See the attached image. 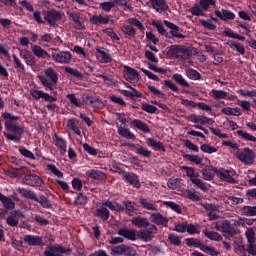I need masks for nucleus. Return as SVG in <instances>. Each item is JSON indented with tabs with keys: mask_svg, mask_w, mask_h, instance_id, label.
<instances>
[{
	"mask_svg": "<svg viewBox=\"0 0 256 256\" xmlns=\"http://www.w3.org/2000/svg\"><path fill=\"white\" fill-rule=\"evenodd\" d=\"M67 127L75 133V135H81V130H79V127H77V123L75 122V119H69Z\"/></svg>",
	"mask_w": 256,
	"mask_h": 256,
	"instance_id": "nucleus-63",
	"label": "nucleus"
},
{
	"mask_svg": "<svg viewBox=\"0 0 256 256\" xmlns=\"http://www.w3.org/2000/svg\"><path fill=\"white\" fill-rule=\"evenodd\" d=\"M62 17L63 15L61 14V12L52 9L45 14L44 19L45 21H47L50 27H55L57 25V21H61Z\"/></svg>",
	"mask_w": 256,
	"mask_h": 256,
	"instance_id": "nucleus-10",
	"label": "nucleus"
},
{
	"mask_svg": "<svg viewBox=\"0 0 256 256\" xmlns=\"http://www.w3.org/2000/svg\"><path fill=\"white\" fill-rule=\"evenodd\" d=\"M31 49L33 55H35V57H38V59H49V53L45 49H42L41 46L32 44Z\"/></svg>",
	"mask_w": 256,
	"mask_h": 256,
	"instance_id": "nucleus-29",
	"label": "nucleus"
},
{
	"mask_svg": "<svg viewBox=\"0 0 256 256\" xmlns=\"http://www.w3.org/2000/svg\"><path fill=\"white\" fill-rule=\"evenodd\" d=\"M72 57L73 56L69 51H59V52H54L52 54V59H54L56 63H64V64L71 63Z\"/></svg>",
	"mask_w": 256,
	"mask_h": 256,
	"instance_id": "nucleus-12",
	"label": "nucleus"
},
{
	"mask_svg": "<svg viewBox=\"0 0 256 256\" xmlns=\"http://www.w3.org/2000/svg\"><path fill=\"white\" fill-rule=\"evenodd\" d=\"M150 219L155 225H162L163 227H167V224L169 223V219L161 213H152Z\"/></svg>",
	"mask_w": 256,
	"mask_h": 256,
	"instance_id": "nucleus-25",
	"label": "nucleus"
},
{
	"mask_svg": "<svg viewBox=\"0 0 256 256\" xmlns=\"http://www.w3.org/2000/svg\"><path fill=\"white\" fill-rule=\"evenodd\" d=\"M217 177L226 183H237V172L233 169L220 168L216 171Z\"/></svg>",
	"mask_w": 256,
	"mask_h": 256,
	"instance_id": "nucleus-4",
	"label": "nucleus"
},
{
	"mask_svg": "<svg viewBox=\"0 0 256 256\" xmlns=\"http://www.w3.org/2000/svg\"><path fill=\"white\" fill-rule=\"evenodd\" d=\"M18 193L21 195V197H24V199H30V201H34L37 193L35 191H32L30 189H26L23 187H19L17 189Z\"/></svg>",
	"mask_w": 256,
	"mask_h": 256,
	"instance_id": "nucleus-39",
	"label": "nucleus"
},
{
	"mask_svg": "<svg viewBox=\"0 0 256 256\" xmlns=\"http://www.w3.org/2000/svg\"><path fill=\"white\" fill-rule=\"evenodd\" d=\"M215 173H217V169L213 166H206L202 169V176L205 181H213Z\"/></svg>",
	"mask_w": 256,
	"mask_h": 256,
	"instance_id": "nucleus-35",
	"label": "nucleus"
},
{
	"mask_svg": "<svg viewBox=\"0 0 256 256\" xmlns=\"http://www.w3.org/2000/svg\"><path fill=\"white\" fill-rule=\"evenodd\" d=\"M192 183L193 185H196L198 189H201V191H204V193H207V191H209V184H207L206 182H203V180L199 178L192 179Z\"/></svg>",
	"mask_w": 256,
	"mask_h": 256,
	"instance_id": "nucleus-49",
	"label": "nucleus"
},
{
	"mask_svg": "<svg viewBox=\"0 0 256 256\" xmlns=\"http://www.w3.org/2000/svg\"><path fill=\"white\" fill-rule=\"evenodd\" d=\"M13 59H14V67L15 69H17V71H20L21 73H25V65H23V62H21V59H19V57H17L16 55H13Z\"/></svg>",
	"mask_w": 256,
	"mask_h": 256,
	"instance_id": "nucleus-64",
	"label": "nucleus"
},
{
	"mask_svg": "<svg viewBox=\"0 0 256 256\" xmlns=\"http://www.w3.org/2000/svg\"><path fill=\"white\" fill-rule=\"evenodd\" d=\"M15 215H18V217H21L23 213L20 210H15L14 212H11V215L7 217L6 223L9 225V227H17L19 225V218H17Z\"/></svg>",
	"mask_w": 256,
	"mask_h": 256,
	"instance_id": "nucleus-30",
	"label": "nucleus"
},
{
	"mask_svg": "<svg viewBox=\"0 0 256 256\" xmlns=\"http://www.w3.org/2000/svg\"><path fill=\"white\" fill-rule=\"evenodd\" d=\"M102 204H103V207H105L106 209H110V211H115L116 213H123V211H125V207H123L117 201L107 200Z\"/></svg>",
	"mask_w": 256,
	"mask_h": 256,
	"instance_id": "nucleus-24",
	"label": "nucleus"
},
{
	"mask_svg": "<svg viewBox=\"0 0 256 256\" xmlns=\"http://www.w3.org/2000/svg\"><path fill=\"white\" fill-rule=\"evenodd\" d=\"M123 76L126 81H137L139 79V72L129 66H124Z\"/></svg>",
	"mask_w": 256,
	"mask_h": 256,
	"instance_id": "nucleus-23",
	"label": "nucleus"
},
{
	"mask_svg": "<svg viewBox=\"0 0 256 256\" xmlns=\"http://www.w3.org/2000/svg\"><path fill=\"white\" fill-rule=\"evenodd\" d=\"M130 90H119L121 95L124 97H129L132 101H137V98H143V93L139 92L137 89L131 87L130 85L126 86Z\"/></svg>",
	"mask_w": 256,
	"mask_h": 256,
	"instance_id": "nucleus-15",
	"label": "nucleus"
},
{
	"mask_svg": "<svg viewBox=\"0 0 256 256\" xmlns=\"http://www.w3.org/2000/svg\"><path fill=\"white\" fill-rule=\"evenodd\" d=\"M40 83H42L43 87L47 91H53L55 87H57V82L59 81V74L55 69L49 67L44 70V76H38Z\"/></svg>",
	"mask_w": 256,
	"mask_h": 256,
	"instance_id": "nucleus-2",
	"label": "nucleus"
},
{
	"mask_svg": "<svg viewBox=\"0 0 256 256\" xmlns=\"http://www.w3.org/2000/svg\"><path fill=\"white\" fill-rule=\"evenodd\" d=\"M138 203H140L141 207H143V209H146L147 211H157L156 201L140 198Z\"/></svg>",
	"mask_w": 256,
	"mask_h": 256,
	"instance_id": "nucleus-34",
	"label": "nucleus"
},
{
	"mask_svg": "<svg viewBox=\"0 0 256 256\" xmlns=\"http://www.w3.org/2000/svg\"><path fill=\"white\" fill-rule=\"evenodd\" d=\"M22 183L28 187H41L43 180L37 174H27L22 178Z\"/></svg>",
	"mask_w": 256,
	"mask_h": 256,
	"instance_id": "nucleus-8",
	"label": "nucleus"
},
{
	"mask_svg": "<svg viewBox=\"0 0 256 256\" xmlns=\"http://www.w3.org/2000/svg\"><path fill=\"white\" fill-rule=\"evenodd\" d=\"M168 239L171 243V245H174V247H181V237L175 234H169Z\"/></svg>",
	"mask_w": 256,
	"mask_h": 256,
	"instance_id": "nucleus-62",
	"label": "nucleus"
},
{
	"mask_svg": "<svg viewBox=\"0 0 256 256\" xmlns=\"http://www.w3.org/2000/svg\"><path fill=\"white\" fill-rule=\"evenodd\" d=\"M117 235L128 239V241H135L137 239V230L129 228H121L117 231Z\"/></svg>",
	"mask_w": 256,
	"mask_h": 256,
	"instance_id": "nucleus-17",
	"label": "nucleus"
},
{
	"mask_svg": "<svg viewBox=\"0 0 256 256\" xmlns=\"http://www.w3.org/2000/svg\"><path fill=\"white\" fill-rule=\"evenodd\" d=\"M164 25H166V27H168V29H171L170 32H168V34H166V39H173V37H175L176 39H185V35L180 33L181 28L179 26H177L167 20H164Z\"/></svg>",
	"mask_w": 256,
	"mask_h": 256,
	"instance_id": "nucleus-6",
	"label": "nucleus"
},
{
	"mask_svg": "<svg viewBox=\"0 0 256 256\" xmlns=\"http://www.w3.org/2000/svg\"><path fill=\"white\" fill-rule=\"evenodd\" d=\"M224 37H230V39H238V41H245V36H241L237 33H234L233 30H231V28H228L227 30H225L223 32Z\"/></svg>",
	"mask_w": 256,
	"mask_h": 256,
	"instance_id": "nucleus-48",
	"label": "nucleus"
},
{
	"mask_svg": "<svg viewBox=\"0 0 256 256\" xmlns=\"http://www.w3.org/2000/svg\"><path fill=\"white\" fill-rule=\"evenodd\" d=\"M243 218H240L239 220H222L215 223L214 229L216 231H220L222 233H226V235H229L230 237H235L237 235L238 231L235 227H241V223H243Z\"/></svg>",
	"mask_w": 256,
	"mask_h": 256,
	"instance_id": "nucleus-1",
	"label": "nucleus"
},
{
	"mask_svg": "<svg viewBox=\"0 0 256 256\" xmlns=\"http://www.w3.org/2000/svg\"><path fill=\"white\" fill-rule=\"evenodd\" d=\"M90 23L92 25H109V23L113 24V20H111V15H93L90 17Z\"/></svg>",
	"mask_w": 256,
	"mask_h": 256,
	"instance_id": "nucleus-14",
	"label": "nucleus"
},
{
	"mask_svg": "<svg viewBox=\"0 0 256 256\" xmlns=\"http://www.w3.org/2000/svg\"><path fill=\"white\" fill-rule=\"evenodd\" d=\"M238 159L245 165H253L255 163V152L250 148H244V151L238 154Z\"/></svg>",
	"mask_w": 256,
	"mask_h": 256,
	"instance_id": "nucleus-9",
	"label": "nucleus"
},
{
	"mask_svg": "<svg viewBox=\"0 0 256 256\" xmlns=\"http://www.w3.org/2000/svg\"><path fill=\"white\" fill-rule=\"evenodd\" d=\"M94 216L98 217V219H101L102 221H108L109 217L111 216V212L109 211V209L103 206V203H102V207L97 208L94 211Z\"/></svg>",
	"mask_w": 256,
	"mask_h": 256,
	"instance_id": "nucleus-28",
	"label": "nucleus"
},
{
	"mask_svg": "<svg viewBox=\"0 0 256 256\" xmlns=\"http://www.w3.org/2000/svg\"><path fill=\"white\" fill-rule=\"evenodd\" d=\"M185 243L187 247H194L195 249H200V251L201 247H203L204 245L203 243H201V240L197 238H186Z\"/></svg>",
	"mask_w": 256,
	"mask_h": 256,
	"instance_id": "nucleus-45",
	"label": "nucleus"
},
{
	"mask_svg": "<svg viewBox=\"0 0 256 256\" xmlns=\"http://www.w3.org/2000/svg\"><path fill=\"white\" fill-rule=\"evenodd\" d=\"M211 93H212L213 99H227V95H229V93L223 90H216V89H212Z\"/></svg>",
	"mask_w": 256,
	"mask_h": 256,
	"instance_id": "nucleus-58",
	"label": "nucleus"
},
{
	"mask_svg": "<svg viewBox=\"0 0 256 256\" xmlns=\"http://www.w3.org/2000/svg\"><path fill=\"white\" fill-rule=\"evenodd\" d=\"M149 93H152L155 97H159L160 99H165L166 95L163 91L157 89V87L148 85Z\"/></svg>",
	"mask_w": 256,
	"mask_h": 256,
	"instance_id": "nucleus-56",
	"label": "nucleus"
},
{
	"mask_svg": "<svg viewBox=\"0 0 256 256\" xmlns=\"http://www.w3.org/2000/svg\"><path fill=\"white\" fill-rule=\"evenodd\" d=\"M54 139L56 141L55 145L59 147L61 155H65L67 153V141L57 134L54 135Z\"/></svg>",
	"mask_w": 256,
	"mask_h": 256,
	"instance_id": "nucleus-38",
	"label": "nucleus"
},
{
	"mask_svg": "<svg viewBox=\"0 0 256 256\" xmlns=\"http://www.w3.org/2000/svg\"><path fill=\"white\" fill-rule=\"evenodd\" d=\"M187 77H189L192 81H199L201 79V73L197 70L190 68L186 71Z\"/></svg>",
	"mask_w": 256,
	"mask_h": 256,
	"instance_id": "nucleus-57",
	"label": "nucleus"
},
{
	"mask_svg": "<svg viewBox=\"0 0 256 256\" xmlns=\"http://www.w3.org/2000/svg\"><path fill=\"white\" fill-rule=\"evenodd\" d=\"M237 135L241 137L244 141H250L251 143H256V137L243 131V130H237Z\"/></svg>",
	"mask_w": 256,
	"mask_h": 256,
	"instance_id": "nucleus-50",
	"label": "nucleus"
},
{
	"mask_svg": "<svg viewBox=\"0 0 256 256\" xmlns=\"http://www.w3.org/2000/svg\"><path fill=\"white\" fill-rule=\"evenodd\" d=\"M150 3L157 13H165V11H169L167 0H150Z\"/></svg>",
	"mask_w": 256,
	"mask_h": 256,
	"instance_id": "nucleus-20",
	"label": "nucleus"
},
{
	"mask_svg": "<svg viewBox=\"0 0 256 256\" xmlns=\"http://www.w3.org/2000/svg\"><path fill=\"white\" fill-rule=\"evenodd\" d=\"M130 127L132 129H138L139 131H142V133H151V128H149V125L147 123L139 120V119H133L130 122Z\"/></svg>",
	"mask_w": 256,
	"mask_h": 256,
	"instance_id": "nucleus-19",
	"label": "nucleus"
},
{
	"mask_svg": "<svg viewBox=\"0 0 256 256\" xmlns=\"http://www.w3.org/2000/svg\"><path fill=\"white\" fill-rule=\"evenodd\" d=\"M228 45L230 49H235L238 53H240V55H245V46H243L241 43L229 41Z\"/></svg>",
	"mask_w": 256,
	"mask_h": 256,
	"instance_id": "nucleus-52",
	"label": "nucleus"
},
{
	"mask_svg": "<svg viewBox=\"0 0 256 256\" xmlns=\"http://www.w3.org/2000/svg\"><path fill=\"white\" fill-rule=\"evenodd\" d=\"M128 147H136V154L137 155H142V157H146V159H149V157H151L152 155V152L147 149V148H144L143 146L137 144H133V143H128L127 144Z\"/></svg>",
	"mask_w": 256,
	"mask_h": 256,
	"instance_id": "nucleus-36",
	"label": "nucleus"
},
{
	"mask_svg": "<svg viewBox=\"0 0 256 256\" xmlns=\"http://www.w3.org/2000/svg\"><path fill=\"white\" fill-rule=\"evenodd\" d=\"M82 100L86 105H95V103L99 102V98L93 95H83Z\"/></svg>",
	"mask_w": 256,
	"mask_h": 256,
	"instance_id": "nucleus-60",
	"label": "nucleus"
},
{
	"mask_svg": "<svg viewBox=\"0 0 256 256\" xmlns=\"http://www.w3.org/2000/svg\"><path fill=\"white\" fill-rule=\"evenodd\" d=\"M118 134L120 135V137H123L124 139H135V135L133 132H131V130H129V128H125V127H118Z\"/></svg>",
	"mask_w": 256,
	"mask_h": 256,
	"instance_id": "nucleus-43",
	"label": "nucleus"
},
{
	"mask_svg": "<svg viewBox=\"0 0 256 256\" xmlns=\"http://www.w3.org/2000/svg\"><path fill=\"white\" fill-rule=\"evenodd\" d=\"M132 225L138 229H147L149 220L143 216H136L132 219Z\"/></svg>",
	"mask_w": 256,
	"mask_h": 256,
	"instance_id": "nucleus-32",
	"label": "nucleus"
},
{
	"mask_svg": "<svg viewBox=\"0 0 256 256\" xmlns=\"http://www.w3.org/2000/svg\"><path fill=\"white\" fill-rule=\"evenodd\" d=\"M155 233H157V226L149 222V225L144 228L143 231H140L138 233V238L148 243V241H151L153 239V235H155Z\"/></svg>",
	"mask_w": 256,
	"mask_h": 256,
	"instance_id": "nucleus-7",
	"label": "nucleus"
},
{
	"mask_svg": "<svg viewBox=\"0 0 256 256\" xmlns=\"http://www.w3.org/2000/svg\"><path fill=\"white\" fill-rule=\"evenodd\" d=\"M30 95H32L33 99L39 101V99H44L48 103H55L57 101V97L51 96L49 93L43 92V90H31Z\"/></svg>",
	"mask_w": 256,
	"mask_h": 256,
	"instance_id": "nucleus-11",
	"label": "nucleus"
},
{
	"mask_svg": "<svg viewBox=\"0 0 256 256\" xmlns=\"http://www.w3.org/2000/svg\"><path fill=\"white\" fill-rule=\"evenodd\" d=\"M214 15H216L221 21H233L235 19V13L225 8H222L221 11L215 10Z\"/></svg>",
	"mask_w": 256,
	"mask_h": 256,
	"instance_id": "nucleus-16",
	"label": "nucleus"
},
{
	"mask_svg": "<svg viewBox=\"0 0 256 256\" xmlns=\"http://www.w3.org/2000/svg\"><path fill=\"white\" fill-rule=\"evenodd\" d=\"M103 49L105 48L95 49L96 59L99 61V63H111V61H113V58H111V54H109V52H105V50Z\"/></svg>",
	"mask_w": 256,
	"mask_h": 256,
	"instance_id": "nucleus-18",
	"label": "nucleus"
},
{
	"mask_svg": "<svg viewBox=\"0 0 256 256\" xmlns=\"http://www.w3.org/2000/svg\"><path fill=\"white\" fill-rule=\"evenodd\" d=\"M241 213L245 217H256V206H243Z\"/></svg>",
	"mask_w": 256,
	"mask_h": 256,
	"instance_id": "nucleus-46",
	"label": "nucleus"
},
{
	"mask_svg": "<svg viewBox=\"0 0 256 256\" xmlns=\"http://www.w3.org/2000/svg\"><path fill=\"white\" fill-rule=\"evenodd\" d=\"M35 203H39L43 209H51L53 207V204H51V200L47 198L45 195H37L34 197Z\"/></svg>",
	"mask_w": 256,
	"mask_h": 256,
	"instance_id": "nucleus-33",
	"label": "nucleus"
},
{
	"mask_svg": "<svg viewBox=\"0 0 256 256\" xmlns=\"http://www.w3.org/2000/svg\"><path fill=\"white\" fill-rule=\"evenodd\" d=\"M67 15L69 19H71L74 22L75 29L77 31H85V22L83 21V18H81L80 13L67 12Z\"/></svg>",
	"mask_w": 256,
	"mask_h": 256,
	"instance_id": "nucleus-13",
	"label": "nucleus"
},
{
	"mask_svg": "<svg viewBox=\"0 0 256 256\" xmlns=\"http://www.w3.org/2000/svg\"><path fill=\"white\" fill-rule=\"evenodd\" d=\"M24 242L30 247H41L43 245V237L35 235H25Z\"/></svg>",
	"mask_w": 256,
	"mask_h": 256,
	"instance_id": "nucleus-22",
	"label": "nucleus"
},
{
	"mask_svg": "<svg viewBox=\"0 0 256 256\" xmlns=\"http://www.w3.org/2000/svg\"><path fill=\"white\" fill-rule=\"evenodd\" d=\"M123 177L127 183L132 185V187H135L136 189L141 188V182L139 181V176H137V174L133 172H126Z\"/></svg>",
	"mask_w": 256,
	"mask_h": 256,
	"instance_id": "nucleus-21",
	"label": "nucleus"
},
{
	"mask_svg": "<svg viewBox=\"0 0 256 256\" xmlns=\"http://www.w3.org/2000/svg\"><path fill=\"white\" fill-rule=\"evenodd\" d=\"M112 256H137V250L131 246H127L125 244H121L119 246H114L111 249Z\"/></svg>",
	"mask_w": 256,
	"mask_h": 256,
	"instance_id": "nucleus-5",
	"label": "nucleus"
},
{
	"mask_svg": "<svg viewBox=\"0 0 256 256\" xmlns=\"http://www.w3.org/2000/svg\"><path fill=\"white\" fill-rule=\"evenodd\" d=\"M0 201L6 211H13V209H15V202L13 201V199L5 196L1 192H0Z\"/></svg>",
	"mask_w": 256,
	"mask_h": 256,
	"instance_id": "nucleus-31",
	"label": "nucleus"
},
{
	"mask_svg": "<svg viewBox=\"0 0 256 256\" xmlns=\"http://www.w3.org/2000/svg\"><path fill=\"white\" fill-rule=\"evenodd\" d=\"M115 8V2L105 1L99 3V9L103 10L104 13H111V10Z\"/></svg>",
	"mask_w": 256,
	"mask_h": 256,
	"instance_id": "nucleus-47",
	"label": "nucleus"
},
{
	"mask_svg": "<svg viewBox=\"0 0 256 256\" xmlns=\"http://www.w3.org/2000/svg\"><path fill=\"white\" fill-rule=\"evenodd\" d=\"M183 157L187 159V161H190V163H195V165H201V163H203V158L197 155L184 154Z\"/></svg>",
	"mask_w": 256,
	"mask_h": 256,
	"instance_id": "nucleus-54",
	"label": "nucleus"
},
{
	"mask_svg": "<svg viewBox=\"0 0 256 256\" xmlns=\"http://www.w3.org/2000/svg\"><path fill=\"white\" fill-rule=\"evenodd\" d=\"M146 144L148 147H151L153 151H162L165 153V144H163L161 141L155 140V138H147Z\"/></svg>",
	"mask_w": 256,
	"mask_h": 256,
	"instance_id": "nucleus-26",
	"label": "nucleus"
},
{
	"mask_svg": "<svg viewBox=\"0 0 256 256\" xmlns=\"http://www.w3.org/2000/svg\"><path fill=\"white\" fill-rule=\"evenodd\" d=\"M184 47L185 46L181 45H172L167 51V56L170 59H177L179 57V53H182Z\"/></svg>",
	"mask_w": 256,
	"mask_h": 256,
	"instance_id": "nucleus-37",
	"label": "nucleus"
},
{
	"mask_svg": "<svg viewBox=\"0 0 256 256\" xmlns=\"http://www.w3.org/2000/svg\"><path fill=\"white\" fill-rule=\"evenodd\" d=\"M163 205H165V207H169L170 209H172V211L178 213V215H181L183 213V211L181 210V206L173 201H164Z\"/></svg>",
	"mask_w": 256,
	"mask_h": 256,
	"instance_id": "nucleus-51",
	"label": "nucleus"
},
{
	"mask_svg": "<svg viewBox=\"0 0 256 256\" xmlns=\"http://www.w3.org/2000/svg\"><path fill=\"white\" fill-rule=\"evenodd\" d=\"M142 111H145L146 113L155 114L158 113V108L154 105H151L149 103H143L141 106Z\"/></svg>",
	"mask_w": 256,
	"mask_h": 256,
	"instance_id": "nucleus-59",
	"label": "nucleus"
},
{
	"mask_svg": "<svg viewBox=\"0 0 256 256\" xmlns=\"http://www.w3.org/2000/svg\"><path fill=\"white\" fill-rule=\"evenodd\" d=\"M205 11L200 3L190 8V13L195 17H205Z\"/></svg>",
	"mask_w": 256,
	"mask_h": 256,
	"instance_id": "nucleus-44",
	"label": "nucleus"
},
{
	"mask_svg": "<svg viewBox=\"0 0 256 256\" xmlns=\"http://www.w3.org/2000/svg\"><path fill=\"white\" fill-rule=\"evenodd\" d=\"M5 129L8 130L10 133L14 134H5L6 139L8 141H14L16 143H19L21 141V137H23V133H25V129L13 123L12 121H6L5 122Z\"/></svg>",
	"mask_w": 256,
	"mask_h": 256,
	"instance_id": "nucleus-3",
	"label": "nucleus"
},
{
	"mask_svg": "<svg viewBox=\"0 0 256 256\" xmlns=\"http://www.w3.org/2000/svg\"><path fill=\"white\" fill-rule=\"evenodd\" d=\"M203 233L207 239L210 241H223V236L215 231H208L207 229L203 230Z\"/></svg>",
	"mask_w": 256,
	"mask_h": 256,
	"instance_id": "nucleus-42",
	"label": "nucleus"
},
{
	"mask_svg": "<svg viewBox=\"0 0 256 256\" xmlns=\"http://www.w3.org/2000/svg\"><path fill=\"white\" fill-rule=\"evenodd\" d=\"M86 177H88V179H93L94 181H105V179H107L105 173L95 169L88 170L86 172Z\"/></svg>",
	"mask_w": 256,
	"mask_h": 256,
	"instance_id": "nucleus-27",
	"label": "nucleus"
},
{
	"mask_svg": "<svg viewBox=\"0 0 256 256\" xmlns=\"http://www.w3.org/2000/svg\"><path fill=\"white\" fill-rule=\"evenodd\" d=\"M122 32L128 35V37H135V35H137V30L131 25H124L122 27Z\"/></svg>",
	"mask_w": 256,
	"mask_h": 256,
	"instance_id": "nucleus-61",
	"label": "nucleus"
},
{
	"mask_svg": "<svg viewBox=\"0 0 256 256\" xmlns=\"http://www.w3.org/2000/svg\"><path fill=\"white\" fill-rule=\"evenodd\" d=\"M123 205H124V211L123 213H125V215H133V213H135L137 211V208H135V202L133 201H123Z\"/></svg>",
	"mask_w": 256,
	"mask_h": 256,
	"instance_id": "nucleus-41",
	"label": "nucleus"
},
{
	"mask_svg": "<svg viewBox=\"0 0 256 256\" xmlns=\"http://www.w3.org/2000/svg\"><path fill=\"white\" fill-rule=\"evenodd\" d=\"M200 25H202V27H204L205 29H209V31H215V29H217V25H215L213 23V20L211 19H207V20H199Z\"/></svg>",
	"mask_w": 256,
	"mask_h": 256,
	"instance_id": "nucleus-55",
	"label": "nucleus"
},
{
	"mask_svg": "<svg viewBox=\"0 0 256 256\" xmlns=\"http://www.w3.org/2000/svg\"><path fill=\"white\" fill-rule=\"evenodd\" d=\"M173 81L177 83V85H180V87H183L184 89H189L191 87V84L187 82L184 78L183 75L176 73L172 76Z\"/></svg>",
	"mask_w": 256,
	"mask_h": 256,
	"instance_id": "nucleus-40",
	"label": "nucleus"
},
{
	"mask_svg": "<svg viewBox=\"0 0 256 256\" xmlns=\"http://www.w3.org/2000/svg\"><path fill=\"white\" fill-rule=\"evenodd\" d=\"M201 251L203 253H206L207 255L219 256V251H217V249H215V247L213 246H207L204 244L203 246H201Z\"/></svg>",
	"mask_w": 256,
	"mask_h": 256,
	"instance_id": "nucleus-53",
	"label": "nucleus"
}]
</instances>
